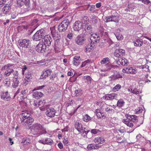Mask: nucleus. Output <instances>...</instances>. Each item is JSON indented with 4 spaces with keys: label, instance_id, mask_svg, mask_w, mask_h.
Returning <instances> with one entry per match:
<instances>
[{
    "label": "nucleus",
    "instance_id": "obj_1",
    "mask_svg": "<svg viewBox=\"0 0 151 151\" xmlns=\"http://www.w3.org/2000/svg\"><path fill=\"white\" fill-rule=\"evenodd\" d=\"M30 128L35 134L39 135L47 133V131L42 125L39 123H35L30 127Z\"/></svg>",
    "mask_w": 151,
    "mask_h": 151
},
{
    "label": "nucleus",
    "instance_id": "obj_2",
    "mask_svg": "<svg viewBox=\"0 0 151 151\" xmlns=\"http://www.w3.org/2000/svg\"><path fill=\"white\" fill-rule=\"evenodd\" d=\"M48 47L43 44V40L40 41L36 47V51L39 53H44L47 52L46 56L49 54L50 52H48Z\"/></svg>",
    "mask_w": 151,
    "mask_h": 151
},
{
    "label": "nucleus",
    "instance_id": "obj_3",
    "mask_svg": "<svg viewBox=\"0 0 151 151\" xmlns=\"http://www.w3.org/2000/svg\"><path fill=\"white\" fill-rule=\"evenodd\" d=\"M46 34L45 31L43 28L37 30L33 35L32 39L34 41H38L42 40Z\"/></svg>",
    "mask_w": 151,
    "mask_h": 151
},
{
    "label": "nucleus",
    "instance_id": "obj_4",
    "mask_svg": "<svg viewBox=\"0 0 151 151\" xmlns=\"http://www.w3.org/2000/svg\"><path fill=\"white\" fill-rule=\"evenodd\" d=\"M18 42L19 46L22 47V49L29 47L31 44L30 41L27 39H19Z\"/></svg>",
    "mask_w": 151,
    "mask_h": 151
},
{
    "label": "nucleus",
    "instance_id": "obj_5",
    "mask_svg": "<svg viewBox=\"0 0 151 151\" xmlns=\"http://www.w3.org/2000/svg\"><path fill=\"white\" fill-rule=\"evenodd\" d=\"M86 40V35L82 33L80 35L78 36L75 39L76 43L79 45L84 44Z\"/></svg>",
    "mask_w": 151,
    "mask_h": 151
},
{
    "label": "nucleus",
    "instance_id": "obj_6",
    "mask_svg": "<svg viewBox=\"0 0 151 151\" xmlns=\"http://www.w3.org/2000/svg\"><path fill=\"white\" fill-rule=\"evenodd\" d=\"M22 113L24 114V115L26 116L27 117L29 118V119L26 120L25 121V119H24L23 118H22V119L21 122H25L27 124L31 125V123L34 121V119L32 118L31 114L27 111H26L24 113Z\"/></svg>",
    "mask_w": 151,
    "mask_h": 151
},
{
    "label": "nucleus",
    "instance_id": "obj_7",
    "mask_svg": "<svg viewBox=\"0 0 151 151\" xmlns=\"http://www.w3.org/2000/svg\"><path fill=\"white\" fill-rule=\"evenodd\" d=\"M100 39V36L96 34H91L89 42L91 44H96L99 42Z\"/></svg>",
    "mask_w": 151,
    "mask_h": 151
},
{
    "label": "nucleus",
    "instance_id": "obj_8",
    "mask_svg": "<svg viewBox=\"0 0 151 151\" xmlns=\"http://www.w3.org/2000/svg\"><path fill=\"white\" fill-rule=\"evenodd\" d=\"M73 28L75 31L79 32L83 28V23L79 20L77 21L73 24Z\"/></svg>",
    "mask_w": 151,
    "mask_h": 151
},
{
    "label": "nucleus",
    "instance_id": "obj_9",
    "mask_svg": "<svg viewBox=\"0 0 151 151\" xmlns=\"http://www.w3.org/2000/svg\"><path fill=\"white\" fill-rule=\"evenodd\" d=\"M42 40H43V44L48 47L51 45L52 39L50 35L46 34Z\"/></svg>",
    "mask_w": 151,
    "mask_h": 151
},
{
    "label": "nucleus",
    "instance_id": "obj_10",
    "mask_svg": "<svg viewBox=\"0 0 151 151\" xmlns=\"http://www.w3.org/2000/svg\"><path fill=\"white\" fill-rule=\"evenodd\" d=\"M122 71L124 73L132 74H135L137 72V69L130 66L124 68L122 69Z\"/></svg>",
    "mask_w": 151,
    "mask_h": 151
},
{
    "label": "nucleus",
    "instance_id": "obj_11",
    "mask_svg": "<svg viewBox=\"0 0 151 151\" xmlns=\"http://www.w3.org/2000/svg\"><path fill=\"white\" fill-rule=\"evenodd\" d=\"M125 54L124 50L122 49H118L115 50L114 55L116 57L120 58L123 57L122 56L124 55Z\"/></svg>",
    "mask_w": 151,
    "mask_h": 151
},
{
    "label": "nucleus",
    "instance_id": "obj_12",
    "mask_svg": "<svg viewBox=\"0 0 151 151\" xmlns=\"http://www.w3.org/2000/svg\"><path fill=\"white\" fill-rule=\"evenodd\" d=\"M1 98L2 100L6 101H10L11 99L10 95L8 93V91L5 92L3 91L1 92Z\"/></svg>",
    "mask_w": 151,
    "mask_h": 151
},
{
    "label": "nucleus",
    "instance_id": "obj_13",
    "mask_svg": "<svg viewBox=\"0 0 151 151\" xmlns=\"http://www.w3.org/2000/svg\"><path fill=\"white\" fill-rule=\"evenodd\" d=\"M47 116L50 118L54 117L55 114V110L53 108H48L45 112Z\"/></svg>",
    "mask_w": 151,
    "mask_h": 151
},
{
    "label": "nucleus",
    "instance_id": "obj_14",
    "mask_svg": "<svg viewBox=\"0 0 151 151\" xmlns=\"http://www.w3.org/2000/svg\"><path fill=\"white\" fill-rule=\"evenodd\" d=\"M94 142L96 143V145H101L102 146L105 143V140L103 137H97L95 138Z\"/></svg>",
    "mask_w": 151,
    "mask_h": 151
},
{
    "label": "nucleus",
    "instance_id": "obj_15",
    "mask_svg": "<svg viewBox=\"0 0 151 151\" xmlns=\"http://www.w3.org/2000/svg\"><path fill=\"white\" fill-rule=\"evenodd\" d=\"M50 29L51 31L52 35L54 39H61L60 35L58 32L56 31L55 26L52 28H50Z\"/></svg>",
    "mask_w": 151,
    "mask_h": 151
},
{
    "label": "nucleus",
    "instance_id": "obj_16",
    "mask_svg": "<svg viewBox=\"0 0 151 151\" xmlns=\"http://www.w3.org/2000/svg\"><path fill=\"white\" fill-rule=\"evenodd\" d=\"M93 31V28L91 25L88 24V25H86L84 26V27L83 29L82 30V33L86 35L87 33H92Z\"/></svg>",
    "mask_w": 151,
    "mask_h": 151
},
{
    "label": "nucleus",
    "instance_id": "obj_17",
    "mask_svg": "<svg viewBox=\"0 0 151 151\" xmlns=\"http://www.w3.org/2000/svg\"><path fill=\"white\" fill-rule=\"evenodd\" d=\"M134 45L137 47H140L142 46L144 44L142 39L139 37L135 39L133 42Z\"/></svg>",
    "mask_w": 151,
    "mask_h": 151
},
{
    "label": "nucleus",
    "instance_id": "obj_18",
    "mask_svg": "<svg viewBox=\"0 0 151 151\" xmlns=\"http://www.w3.org/2000/svg\"><path fill=\"white\" fill-rule=\"evenodd\" d=\"M116 63L119 65H120V64L123 66H126L129 64L128 60L124 57L119 58L118 60L116 61Z\"/></svg>",
    "mask_w": 151,
    "mask_h": 151
},
{
    "label": "nucleus",
    "instance_id": "obj_19",
    "mask_svg": "<svg viewBox=\"0 0 151 151\" xmlns=\"http://www.w3.org/2000/svg\"><path fill=\"white\" fill-rule=\"evenodd\" d=\"M71 20L72 18L68 16L65 18L60 23L62 24L63 26H65L68 28L69 25L71 22Z\"/></svg>",
    "mask_w": 151,
    "mask_h": 151
},
{
    "label": "nucleus",
    "instance_id": "obj_20",
    "mask_svg": "<svg viewBox=\"0 0 151 151\" xmlns=\"http://www.w3.org/2000/svg\"><path fill=\"white\" fill-rule=\"evenodd\" d=\"M74 127L76 129L79 133L82 132L81 130H83V125L81 122L79 121H78L75 122Z\"/></svg>",
    "mask_w": 151,
    "mask_h": 151
},
{
    "label": "nucleus",
    "instance_id": "obj_21",
    "mask_svg": "<svg viewBox=\"0 0 151 151\" xmlns=\"http://www.w3.org/2000/svg\"><path fill=\"white\" fill-rule=\"evenodd\" d=\"M126 116L131 122H132L134 123H134L138 119L137 116L135 115H130L129 114H126Z\"/></svg>",
    "mask_w": 151,
    "mask_h": 151
},
{
    "label": "nucleus",
    "instance_id": "obj_22",
    "mask_svg": "<svg viewBox=\"0 0 151 151\" xmlns=\"http://www.w3.org/2000/svg\"><path fill=\"white\" fill-rule=\"evenodd\" d=\"M83 93V89L81 88H77L74 91V96L80 97L81 96Z\"/></svg>",
    "mask_w": 151,
    "mask_h": 151
},
{
    "label": "nucleus",
    "instance_id": "obj_23",
    "mask_svg": "<svg viewBox=\"0 0 151 151\" xmlns=\"http://www.w3.org/2000/svg\"><path fill=\"white\" fill-rule=\"evenodd\" d=\"M11 6H10L8 4H6V6H4L2 10L4 12V13L6 14H9L11 13Z\"/></svg>",
    "mask_w": 151,
    "mask_h": 151
},
{
    "label": "nucleus",
    "instance_id": "obj_24",
    "mask_svg": "<svg viewBox=\"0 0 151 151\" xmlns=\"http://www.w3.org/2000/svg\"><path fill=\"white\" fill-rule=\"evenodd\" d=\"M101 147V145H97L96 144H88L87 147V149L89 150H91L93 149H98Z\"/></svg>",
    "mask_w": 151,
    "mask_h": 151
},
{
    "label": "nucleus",
    "instance_id": "obj_25",
    "mask_svg": "<svg viewBox=\"0 0 151 151\" xmlns=\"http://www.w3.org/2000/svg\"><path fill=\"white\" fill-rule=\"evenodd\" d=\"M121 30L119 28L117 29L116 30V31L115 32V35L116 36V38L118 40H122L123 39V36L120 33Z\"/></svg>",
    "mask_w": 151,
    "mask_h": 151
},
{
    "label": "nucleus",
    "instance_id": "obj_26",
    "mask_svg": "<svg viewBox=\"0 0 151 151\" xmlns=\"http://www.w3.org/2000/svg\"><path fill=\"white\" fill-rule=\"evenodd\" d=\"M80 58V57L79 56H75L74 57L73 60L72 62L73 63L74 65L77 66L80 63V61L79 60V59Z\"/></svg>",
    "mask_w": 151,
    "mask_h": 151
},
{
    "label": "nucleus",
    "instance_id": "obj_27",
    "mask_svg": "<svg viewBox=\"0 0 151 151\" xmlns=\"http://www.w3.org/2000/svg\"><path fill=\"white\" fill-rule=\"evenodd\" d=\"M33 97L38 99L40 98L43 95V94L41 92L37 91L33 93Z\"/></svg>",
    "mask_w": 151,
    "mask_h": 151
},
{
    "label": "nucleus",
    "instance_id": "obj_28",
    "mask_svg": "<svg viewBox=\"0 0 151 151\" xmlns=\"http://www.w3.org/2000/svg\"><path fill=\"white\" fill-rule=\"evenodd\" d=\"M143 121H142L141 122H140L139 120L138 119L137 120L136 122L134 123V129H132V130L130 132H127L128 133H130L132 132L137 127H139L141 125L143 124Z\"/></svg>",
    "mask_w": 151,
    "mask_h": 151
},
{
    "label": "nucleus",
    "instance_id": "obj_29",
    "mask_svg": "<svg viewBox=\"0 0 151 151\" xmlns=\"http://www.w3.org/2000/svg\"><path fill=\"white\" fill-rule=\"evenodd\" d=\"M106 66L107 68V69L108 70H110L111 69H117L118 68V66L117 65H112V64L111 63H110L109 62L107 63L106 65Z\"/></svg>",
    "mask_w": 151,
    "mask_h": 151
},
{
    "label": "nucleus",
    "instance_id": "obj_30",
    "mask_svg": "<svg viewBox=\"0 0 151 151\" xmlns=\"http://www.w3.org/2000/svg\"><path fill=\"white\" fill-rule=\"evenodd\" d=\"M113 76L114 77L115 80L117 79L122 78V76L120 74L119 72L117 71H116L114 72Z\"/></svg>",
    "mask_w": 151,
    "mask_h": 151
},
{
    "label": "nucleus",
    "instance_id": "obj_31",
    "mask_svg": "<svg viewBox=\"0 0 151 151\" xmlns=\"http://www.w3.org/2000/svg\"><path fill=\"white\" fill-rule=\"evenodd\" d=\"M67 28L63 26L62 24L60 23L58 26V30L60 32H65L67 29Z\"/></svg>",
    "mask_w": 151,
    "mask_h": 151
},
{
    "label": "nucleus",
    "instance_id": "obj_32",
    "mask_svg": "<svg viewBox=\"0 0 151 151\" xmlns=\"http://www.w3.org/2000/svg\"><path fill=\"white\" fill-rule=\"evenodd\" d=\"M125 103L122 99H120L118 101L116 105L117 107L121 108L124 106Z\"/></svg>",
    "mask_w": 151,
    "mask_h": 151
},
{
    "label": "nucleus",
    "instance_id": "obj_33",
    "mask_svg": "<svg viewBox=\"0 0 151 151\" xmlns=\"http://www.w3.org/2000/svg\"><path fill=\"white\" fill-rule=\"evenodd\" d=\"M21 143H23V145H28L31 143L30 139L27 137H24L23 138Z\"/></svg>",
    "mask_w": 151,
    "mask_h": 151
},
{
    "label": "nucleus",
    "instance_id": "obj_34",
    "mask_svg": "<svg viewBox=\"0 0 151 151\" xmlns=\"http://www.w3.org/2000/svg\"><path fill=\"white\" fill-rule=\"evenodd\" d=\"M112 16L113 17H112L111 19V22L118 23L119 20V16L118 15L115 16L113 15H112Z\"/></svg>",
    "mask_w": 151,
    "mask_h": 151
},
{
    "label": "nucleus",
    "instance_id": "obj_35",
    "mask_svg": "<svg viewBox=\"0 0 151 151\" xmlns=\"http://www.w3.org/2000/svg\"><path fill=\"white\" fill-rule=\"evenodd\" d=\"M13 82L12 86L14 88H17L19 86V84L20 83L19 80L18 79L13 80Z\"/></svg>",
    "mask_w": 151,
    "mask_h": 151
},
{
    "label": "nucleus",
    "instance_id": "obj_36",
    "mask_svg": "<svg viewBox=\"0 0 151 151\" xmlns=\"http://www.w3.org/2000/svg\"><path fill=\"white\" fill-rule=\"evenodd\" d=\"M3 83L4 86H6V87H9L10 85V79L7 78L4 79L3 81Z\"/></svg>",
    "mask_w": 151,
    "mask_h": 151
},
{
    "label": "nucleus",
    "instance_id": "obj_37",
    "mask_svg": "<svg viewBox=\"0 0 151 151\" xmlns=\"http://www.w3.org/2000/svg\"><path fill=\"white\" fill-rule=\"evenodd\" d=\"M53 140L50 138H46L45 139V145L47 144L51 145L53 144Z\"/></svg>",
    "mask_w": 151,
    "mask_h": 151
},
{
    "label": "nucleus",
    "instance_id": "obj_38",
    "mask_svg": "<svg viewBox=\"0 0 151 151\" xmlns=\"http://www.w3.org/2000/svg\"><path fill=\"white\" fill-rule=\"evenodd\" d=\"M92 118L90 117L88 114H86L83 116V121L86 122H87L91 120Z\"/></svg>",
    "mask_w": 151,
    "mask_h": 151
},
{
    "label": "nucleus",
    "instance_id": "obj_39",
    "mask_svg": "<svg viewBox=\"0 0 151 151\" xmlns=\"http://www.w3.org/2000/svg\"><path fill=\"white\" fill-rule=\"evenodd\" d=\"M32 1L33 2L32 4H29V7H28L30 9L32 10L35 9L37 6V3L36 0H32Z\"/></svg>",
    "mask_w": 151,
    "mask_h": 151
},
{
    "label": "nucleus",
    "instance_id": "obj_40",
    "mask_svg": "<svg viewBox=\"0 0 151 151\" xmlns=\"http://www.w3.org/2000/svg\"><path fill=\"white\" fill-rule=\"evenodd\" d=\"M25 78L27 79H32V72L31 71H28L25 73Z\"/></svg>",
    "mask_w": 151,
    "mask_h": 151
},
{
    "label": "nucleus",
    "instance_id": "obj_41",
    "mask_svg": "<svg viewBox=\"0 0 151 151\" xmlns=\"http://www.w3.org/2000/svg\"><path fill=\"white\" fill-rule=\"evenodd\" d=\"M135 4L134 3H129V2L127 8H130L131 11H132L133 10L135 9L136 7L135 5Z\"/></svg>",
    "mask_w": 151,
    "mask_h": 151
},
{
    "label": "nucleus",
    "instance_id": "obj_42",
    "mask_svg": "<svg viewBox=\"0 0 151 151\" xmlns=\"http://www.w3.org/2000/svg\"><path fill=\"white\" fill-rule=\"evenodd\" d=\"M92 20V22L94 24H96L97 23L98 20H100L99 18L95 16H93L91 18Z\"/></svg>",
    "mask_w": 151,
    "mask_h": 151
},
{
    "label": "nucleus",
    "instance_id": "obj_43",
    "mask_svg": "<svg viewBox=\"0 0 151 151\" xmlns=\"http://www.w3.org/2000/svg\"><path fill=\"white\" fill-rule=\"evenodd\" d=\"M84 79L87 80V83L88 84H90L91 83L92 78L90 76H86L84 77Z\"/></svg>",
    "mask_w": 151,
    "mask_h": 151
},
{
    "label": "nucleus",
    "instance_id": "obj_44",
    "mask_svg": "<svg viewBox=\"0 0 151 151\" xmlns=\"http://www.w3.org/2000/svg\"><path fill=\"white\" fill-rule=\"evenodd\" d=\"M45 70H44L43 71V73L42 74L40 77V79H45L46 78V77H48L47 76H46L47 73L45 72Z\"/></svg>",
    "mask_w": 151,
    "mask_h": 151
},
{
    "label": "nucleus",
    "instance_id": "obj_45",
    "mask_svg": "<svg viewBox=\"0 0 151 151\" xmlns=\"http://www.w3.org/2000/svg\"><path fill=\"white\" fill-rule=\"evenodd\" d=\"M31 45L30 46V47L27 48L28 49V52L32 54H34L35 53V48L33 46L31 47Z\"/></svg>",
    "mask_w": 151,
    "mask_h": 151
},
{
    "label": "nucleus",
    "instance_id": "obj_46",
    "mask_svg": "<svg viewBox=\"0 0 151 151\" xmlns=\"http://www.w3.org/2000/svg\"><path fill=\"white\" fill-rule=\"evenodd\" d=\"M121 88V86L119 84H117L113 88L112 91L114 92H116L120 89Z\"/></svg>",
    "mask_w": 151,
    "mask_h": 151
},
{
    "label": "nucleus",
    "instance_id": "obj_47",
    "mask_svg": "<svg viewBox=\"0 0 151 151\" xmlns=\"http://www.w3.org/2000/svg\"><path fill=\"white\" fill-rule=\"evenodd\" d=\"M54 39L55 40L54 47V49H55L56 47H58L59 46V45L60 43V39L55 38V39Z\"/></svg>",
    "mask_w": 151,
    "mask_h": 151
},
{
    "label": "nucleus",
    "instance_id": "obj_48",
    "mask_svg": "<svg viewBox=\"0 0 151 151\" xmlns=\"http://www.w3.org/2000/svg\"><path fill=\"white\" fill-rule=\"evenodd\" d=\"M24 1H21L20 0H17V3L18 7H20L23 6L24 4Z\"/></svg>",
    "mask_w": 151,
    "mask_h": 151
},
{
    "label": "nucleus",
    "instance_id": "obj_49",
    "mask_svg": "<svg viewBox=\"0 0 151 151\" xmlns=\"http://www.w3.org/2000/svg\"><path fill=\"white\" fill-rule=\"evenodd\" d=\"M91 44H88L86 45L85 47L86 52H90L92 51L91 47L90 46Z\"/></svg>",
    "mask_w": 151,
    "mask_h": 151
},
{
    "label": "nucleus",
    "instance_id": "obj_50",
    "mask_svg": "<svg viewBox=\"0 0 151 151\" xmlns=\"http://www.w3.org/2000/svg\"><path fill=\"white\" fill-rule=\"evenodd\" d=\"M38 26H36L35 28H30L28 29L27 31V34L29 35H30L36 29Z\"/></svg>",
    "mask_w": 151,
    "mask_h": 151
},
{
    "label": "nucleus",
    "instance_id": "obj_51",
    "mask_svg": "<svg viewBox=\"0 0 151 151\" xmlns=\"http://www.w3.org/2000/svg\"><path fill=\"white\" fill-rule=\"evenodd\" d=\"M83 19L84 22V24L86 25H88L89 24V19L87 17L85 16H84Z\"/></svg>",
    "mask_w": 151,
    "mask_h": 151
},
{
    "label": "nucleus",
    "instance_id": "obj_52",
    "mask_svg": "<svg viewBox=\"0 0 151 151\" xmlns=\"http://www.w3.org/2000/svg\"><path fill=\"white\" fill-rule=\"evenodd\" d=\"M90 131V130H88L86 128L83 127V130H81V132L83 134H85L84 135H87L88 133Z\"/></svg>",
    "mask_w": 151,
    "mask_h": 151
},
{
    "label": "nucleus",
    "instance_id": "obj_53",
    "mask_svg": "<svg viewBox=\"0 0 151 151\" xmlns=\"http://www.w3.org/2000/svg\"><path fill=\"white\" fill-rule=\"evenodd\" d=\"M101 132V131L100 130L96 129H93L91 131V133L92 134H96L99 132Z\"/></svg>",
    "mask_w": 151,
    "mask_h": 151
},
{
    "label": "nucleus",
    "instance_id": "obj_54",
    "mask_svg": "<svg viewBox=\"0 0 151 151\" xmlns=\"http://www.w3.org/2000/svg\"><path fill=\"white\" fill-rule=\"evenodd\" d=\"M142 111V107H139L137 109L135 110V114H137L141 113Z\"/></svg>",
    "mask_w": 151,
    "mask_h": 151
},
{
    "label": "nucleus",
    "instance_id": "obj_55",
    "mask_svg": "<svg viewBox=\"0 0 151 151\" xmlns=\"http://www.w3.org/2000/svg\"><path fill=\"white\" fill-rule=\"evenodd\" d=\"M105 111L106 112H109L110 113H113L114 112V110L112 109H110L109 107H107L105 109Z\"/></svg>",
    "mask_w": 151,
    "mask_h": 151
},
{
    "label": "nucleus",
    "instance_id": "obj_56",
    "mask_svg": "<svg viewBox=\"0 0 151 151\" xmlns=\"http://www.w3.org/2000/svg\"><path fill=\"white\" fill-rule=\"evenodd\" d=\"M109 95L110 96L111 100H112L115 98H116V96H118V95L116 93L109 94Z\"/></svg>",
    "mask_w": 151,
    "mask_h": 151
},
{
    "label": "nucleus",
    "instance_id": "obj_57",
    "mask_svg": "<svg viewBox=\"0 0 151 151\" xmlns=\"http://www.w3.org/2000/svg\"><path fill=\"white\" fill-rule=\"evenodd\" d=\"M112 17H113L112 16V15L111 16H109L106 17L105 19V22H111V19Z\"/></svg>",
    "mask_w": 151,
    "mask_h": 151
},
{
    "label": "nucleus",
    "instance_id": "obj_58",
    "mask_svg": "<svg viewBox=\"0 0 151 151\" xmlns=\"http://www.w3.org/2000/svg\"><path fill=\"white\" fill-rule=\"evenodd\" d=\"M109 58H104L101 62V64H104L109 61Z\"/></svg>",
    "mask_w": 151,
    "mask_h": 151
},
{
    "label": "nucleus",
    "instance_id": "obj_59",
    "mask_svg": "<svg viewBox=\"0 0 151 151\" xmlns=\"http://www.w3.org/2000/svg\"><path fill=\"white\" fill-rule=\"evenodd\" d=\"M67 139V138L65 139V137H64L63 138V142L64 143V145L66 146L68 145V144L69 142L68 140L66 139Z\"/></svg>",
    "mask_w": 151,
    "mask_h": 151
},
{
    "label": "nucleus",
    "instance_id": "obj_60",
    "mask_svg": "<svg viewBox=\"0 0 151 151\" xmlns=\"http://www.w3.org/2000/svg\"><path fill=\"white\" fill-rule=\"evenodd\" d=\"M57 77L55 73H52L50 77V80L53 81L54 78Z\"/></svg>",
    "mask_w": 151,
    "mask_h": 151
},
{
    "label": "nucleus",
    "instance_id": "obj_61",
    "mask_svg": "<svg viewBox=\"0 0 151 151\" xmlns=\"http://www.w3.org/2000/svg\"><path fill=\"white\" fill-rule=\"evenodd\" d=\"M69 101H70V102H68L66 104L67 107L72 106L74 102V101L72 100H69Z\"/></svg>",
    "mask_w": 151,
    "mask_h": 151
},
{
    "label": "nucleus",
    "instance_id": "obj_62",
    "mask_svg": "<svg viewBox=\"0 0 151 151\" xmlns=\"http://www.w3.org/2000/svg\"><path fill=\"white\" fill-rule=\"evenodd\" d=\"M88 8L89 9V10L90 11H92L94 10L95 8V5H91L90 6L89 5L88 6Z\"/></svg>",
    "mask_w": 151,
    "mask_h": 151
},
{
    "label": "nucleus",
    "instance_id": "obj_63",
    "mask_svg": "<svg viewBox=\"0 0 151 151\" xmlns=\"http://www.w3.org/2000/svg\"><path fill=\"white\" fill-rule=\"evenodd\" d=\"M45 72L47 73V75L46 76H47L51 75L52 72V70L50 69H47L46 70H45Z\"/></svg>",
    "mask_w": 151,
    "mask_h": 151
},
{
    "label": "nucleus",
    "instance_id": "obj_64",
    "mask_svg": "<svg viewBox=\"0 0 151 151\" xmlns=\"http://www.w3.org/2000/svg\"><path fill=\"white\" fill-rule=\"evenodd\" d=\"M109 94H107L104 96L102 98L103 99L106 100H111L110 97V96L109 95Z\"/></svg>",
    "mask_w": 151,
    "mask_h": 151
}]
</instances>
